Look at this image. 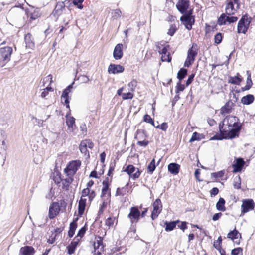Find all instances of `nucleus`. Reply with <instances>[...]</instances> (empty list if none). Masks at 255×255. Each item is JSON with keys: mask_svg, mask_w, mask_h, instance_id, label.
Returning <instances> with one entry per match:
<instances>
[{"mask_svg": "<svg viewBox=\"0 0 255 255\" xmlns=\"http://www.w3.org/2000/svg\"><path fill=\"white\" fill-rule=\"evenodd\" d=\"M241 125L238 118L236 116L226 117L219 125L221 135H214L210 138L212 140H222L223 139H232L238 136L241 130Z\"/></svg>", "mask_w": 255, "mask_h": 255, "instance_id": "nucleus-1", "label": "nucleus"}, {"mask_svg": "<svg viewBox=\"0 0 255 255\" xmlns=\"http://www.w3.org/2000/svg\"><path fill=\"white\" fill-rule=\"evenodd\" d=\"M239 8L238 0H230L227 3L225 8V13L221 15L218 19V23L220 25L229 24L236 22L238 19L234 15Z\"/></svg>", "mask_w": 255, "mask_h": 255, "instance_id": "nucleus-2", "label": "nucleus"}, {"mask_svg": "<svg viewBox=\"0 0 255 255\" xmlns=\"http://www.w3.org/2000/svg\"><path fill=\"white\" fill-rule=\"evenodd\" d=\"M251 18L247 14L243 15L239 21L237 26L238 33H246L251 23Z\"/></svg>", "mask_w": 255, "mask_h": 255, "instance_id": "nucleus-3", "label": "nucleus"}, {"mask_svg": "<svg viewBox=\"0 0 255 255\" xmlns=\"http://www.w3.org/2000/svg\"><path fill=\"white\" fill-rule=\"evenodd\" d=\"M169 47L168 45H163L159 43L156 45L158 52L161 55L162 61L170 62L171 60V57L169 52H168Z\"/></svg>", "mask_w": 255, "mask_h": 255, "instance_id": "nucleus-4", "label": "nucleus"}, {"mask_svg": "<svg viewBox=\"0 0 255 255\" xmlns=\"http://www.w3.org/2000/svg\"><path fill=\"white\" fill-rule=\"evenodd\" d=\"M242 202V204L241 206V216H243L245 213L254 210L255 203L253 200L251 199H246L243 200Z\"/></svg>", "mask_w": 255, "mask_h": 255, "instance_id": "nucleus-5", "label": "nucleus"}, {"mask_svg": "<svg viewBox=\"0 0 255 255\" xmlns=\"http://www.w3.org/2000/svg\"><path fill=\"white\" fill-rule=\"evenodd\" d=\"M81 165L79 160H74L70 162L65 169V172L67 176H73L76 172Z\"/></svg>", "mask_w": 255, "mask_h": 255, "instance_id": "nucleus-6", "label": "nucleus"}, {"mask_svg": "<svg viewBox=\"0 0 255 255\" xmlns=\"http://www.w3.org/2000/svg\"><path fill=\"white\" fill-rule=\"evenodd\" d=\"M197 48L195 45H193L192 47L188 51L187 57L184 63V66L189 67L194 61L195 57L197 55Z\"/></svg>", "mask_w": 255, "mask_h": 255, "instance_id": "nucleus-7", "label": "nucleus"}, {"mask_svg": "<svg viewBox=\"0 0 255 255\" xmlns=\"http://www.w3.org/2000/svg\"><path fill=\"white\" fill-rule=\"evenodd\" d=\"M110 184L111 179L108 178H106L102 182L101 196L106 200H108L111 195V191L109 188Z\"/></svg>", "mask_w": 255, "mask_h": 255, "instance_id": "nucleus-8", "label": "nucleus"}, {"mask_svg": "<svg viewBox=\"0 0 255 255\" xmlns=\"http://www.w3.org/2000/svg\"><path fill=\"white\" fill-rule=\"evenodd\" d=\"M93 247L94 249L93 255H102V253L104 251V246L103 239L101 237L98 236L95 238Z\"/></svg>", "mask_w": 255, "mask_h": 255, "instance_id": "nucleus-9", "label": "nucleus"}, {"mask_svg": "<svg viewBox=\"0 0 255 255\" xmlns=\"http://www.w3.org/2000/svg\"><path fill=\"white\" fill-rule=\"evenodd\" d=\"M94 147V143L90 139L82 140L79 145V149L82 153L89 156V151L87 148L92 149Z\"/></svg>", "mask_w": 255, "mask_h": 255, "instance_id": "nucleus-10", "label": "nucleus"}, {"mask_svg": "<svg viewBox=\"0 0 255 255\" xmlns=\"http://www.w3.org/2000/svg\"><path fill=\"white\" fill-rule=\"evenodd\" d=\"M153 210L151 214V218L152 220L156 218L158 215L160 213L162 209V205L161 200L157 199L153 204Z\"/></svg>", "mask_w": 255, "mask_h": 255, "instance_id": "nucleus-11", "label": "nucleus"}, {"mask_svg": "<svg viewBox=\"0 0 255 255\" xmlns=\"http://www.w3.org/2000/svg\"><path fill=\"white\" fill-rule=\"evenodd\" d=\"M72 84L69 85L63 92L61 97V100L63 103L66 105V108L70 110L69 96V94L71 92L72 88Z\"/></svg>", "mask_w": 255, "mask_h": 255, "instance_id": "nucleus-12", "label": "nucleus"}, {"mask_svg": "<svg viewBox=\"0 0 255 255\" xmlns=\"http://www.w3.org/2000/svg\"><path fill=\"white\" fill-rule=\"evenodd\" d=\"M60 210V205L58 202L52 203L49 209L48 217L50 219L57 216Z\"/></svg>", "mask_w": 255, "mask_h": 255, "instance_id": "nucleus-13", "label": "nucleus"}, {"mask_svg": "<svg viewBox=\"0 0 255 255\" xmlns=\"http://www.w3.org/2000/svg\"><path fill=\"white\" fill-rule=\"evenodd\" d=\"M140 215V213L137 207H133L130 209V213L128 215V218H129L132 224L138 222Z\"/></svg>", "mask_w": 255, "mask_h": 255, "instance_id": "nucleus-14", "label": "nucleus"}, {"mask_svg": "<svg viewBox=\"0 0 255 255\" xmlns=\"http://www.w3.org/2000/svg\"><path fill=\"white\" fill-rule=\"evenodd\" d=\"M124 171L126 172L133 179L138 178L140 175L139 169L136 168L132 165H128L124 170Z\"/></svg>", "mask_w": 255, "mask_h": 255, "instance_id": "nucleus-15", "label": "nucleus"}, {"mask_svg": "<svg viewBox=\"0 0 255 255\" xmlns=\"http://www.w3.org/2000/svg\"><path fill=\"white\" fill-rule=\"evenodd\" d=\"M12 53V48L10 47H5L0 49V56L4 61H9Z\"/></svg>", "mask_w": 255, "mask_h": 255, "instance_id": "nucleus-16", "label": "nucleus"}, {"mask_svg": "<svg viewBox=\"0 0 255 255\" xmlns=\"http://www.w3.org/2000/svg\"><path fill=\"white\" fill-rule=\"evenodd\" d=\"M235 106V103L232 101H228L224 106L221 107L220 109L221 114L225 115L231 113L233 111Z\"/></svg>", "mask_w": 255, "mask_h": 255, "instance_id": "nucleus-17", "label": "nucleus"}, {"mask_svg": "<svg viewBox=\"0 0 255 255\" xmlns=\"http://www.w3.org/2000/svg\"><path fill=\"white\" fill-rule=\"evenodd\" d=\"M124 69V67L121 65L111 64L108 67V71L109 74H116L123 72Z\"/></svg>", "mask_w": 255, "mask_h": 255, "instance_id": "nucleus-18", "label": "nucleus"}, {"mask_svg": "<svg viewBox=\"0 0 255 255\" xmlns=\"http://www.w3.org/2000/svg\"><path fill=\"white\" fill-rule=\"evenodd\" d=\"M189 5L188 0H179L176 4V7L181 13H184L186 12Z\"/></svg>", "mask_w": 255, "mask_h": 255, "instance_id": "nucleus-19", "label": "nucleus"}, {"mask_svg": "<svg viewBox=\"0 0 255 255\" xmlns=\"http://www.w3.org/2000/svg\"><path fill=\"white\" fill-rule=\"evenodd\" d=\"M123 45L119 43L116 45L113 51V57L116 60L121 59L123 55Z\"/></svg>", "mask_w": 255, "mask_h": 255, "instance_id": "nucleus-20", "label": "nucleus"}, {"mask_svg": "<svg viewBox=\"0 0 255 255\" xmlns=\"http://www.w3.org/2000/svg\"><path fill=\"white\" fill-rule=\"evenodd\" d=\"M187 29L190 30L192 28V24L194 22V18L190 15H183L180 18Z\"/></svg>", "mask_w": 255, "mask_h": 255, "instance_id": "nucleus-21", "label": "nucleus"}, {"mask_svg": "<svg viewBox=\"0 0 255 255\" xmlns=\"http://www.w3.org/2000/svg\"><path fill=\"white\" fill-rule=\"evenodd\" d=\"M69 115L70 111L69 112V113L67 114L66 115V123L68 126V129L70 132H72L74 131V127H75V119L73 117L70 116Z\"/></svg>", "mask_w": 255, "mask_h": 255, "instance_id": "nucleus-22", "label": "nucleus"}, {"mask_svg": "<svg viewBox=\"0 0 255 255\" xmlns=\"http://www.w3.org/2000/svg\"><path fill=\"white\" fill-rule=\"evenodd\" d=\"M95 191L91 189L85 188L81 192V197L85 198L88 197L90 202L95 198Z\"/></svg>", "mask_w": 255, "mask_h": 255, "instance_id": "nucleus-23", "label": "nucleus"}, {"mask_svg": "<svg viewBox=\"0 0 255 255\" xmlns=\"http://www.w3.org/2000/svg\"><path fill=\"white\" fill-rule=\"evenodd\" d=\"M35 252L32 247L26 246L20 249L19 255H33Z\"/></svg>", "mask_w": 255, "mask_h": 255, "instance_id": "nucleus-24", "label": "nucleus"}, {"mask_svg": "<svg viewBox=\"0 0 255 255\" xmlns=\"http://www.w3.org/2000/svg\"><path fill=\"white\" fill-rule=\"evenodd\" d=\"M227 237L231 238L234 242L238 244L240 242V239L241 238V235L238 231L234 230L228 234Z\"/></svg>", "mask_w": 255, "mask_h": 255, "instance_id": "nucleus-25", "label": "nucleus"}, {"mask_svg": "<svg viewBox=\"0 0 255 255\" xmlns=\"http://www.w3.org/2000/svg\"><path fill=\"white\" fill-rule=\"evenodd\" d=\"M243 78L239 73H237L235 76H229L228 79V82L234 85H239L242 81Z\"/></svg>", "mask_w": 255, "mask_h": 255, "instance_id": "nucleus-26", "label": "nucleus"}, {"mask_svg": "<svg viewBox=\"0 0 255 255\" xmlns=\"http://www.w3.org/2000/svg\"><path fill=\"white\" fill-rule=\"evenodd\" d=\"M245 164V162L242 158H238L236 160V163L233 165L235 173L240 172Z\"/></svg>", "mask_w": 255, "mask_h": 255, "instance_id": "nucleus-27", "label": "nucleus"}, {"mask_svg": "<svg viewBox=\"0 0 255 255\" xmlns=\"http://www.w3.org/2000/svg\"><path fill=\"white\" fill-rule=\"evenodd\" d=\"M168 170L171 174L176 175L179 172L180 165L175 163H170L168 166Z\"/></svg>", "mask_w": 255, "mask_h": 255, "instance_id": "nucleus-28", "label": "nucleus"}, {"mask_svg": "<svg viewBox=\"0 0 255 255\" xmlns=\"http://www.w3.org/2000/svg\"><path fill=\"white\" fill-rule=\"evenodd\" d=\"M79 239L71 242L70 244L67 247V252L69 255H71L75 252V249L78 245Z\"/></svg>", "mask_w": 255, "mask_h": 255, "instance_id": "nucleus-29", "label": "nucleus"}, {"mask_svg": "<svg viewBox=\"0 0 255 255\" xmlns=\"http://www.w3.org/2000/svg\"><path fill=\"white\" fill-rule=\"evenodd\" d=\"M254 96L251 94H248L243 97L241 99V103L244 105H249L254 101Z\"/></svg>", "mask_w": 255, "mask_h": 255, "instance_id": "nucleus-30", "label": "nucleus"}, {"mask_svg": "<svg viewBox=\"0 0 255 255\" xmlns=\"http://www.w3.org/2000/svg\"><path fill=\"white\" fill-rule=\"evenodd\" d=\"M25 42L26 47L30 49H32L34 47V43L33 41L32 35L28 33L25 36Z\"/></svg>", "mask_w": 255, "mask_h": 255, "instance_id": "nucleus-31", "label": "nucleus"}, {"mask_svg": "<svg viewBox=\"0 0 255 255\" xmlns=\"http://www.w3.org/2000/svg\"><path fill=\"white\" fill-rule=\"evenodd\" d=\"M147 136L146 134V131L144 130L138 129L137 130L135 135V139L138 141L146 139Z\"/></svg>", "mask_w": 255, "mask_h": 255, "instance_id": "nucleus-32", "label": "nucleus"}, {"mask_svg": "<svg viewBox=\"0 0 255 255\" xmlns=\"http://www.w3.org/2000/svg\"><path fill=\"white\" fill-rule=\"evenodd\" d=\"M86 202V199L81 197L78 204L79 214L82 215L84 213Z\"/></svg>", "mask_w": 255, "mask_h": 255, "instance_id": "nucleus-33", "label": "nucleus"}, {"mask_svg": "<svg viewBox=\"0 0 255 255\" xmlns=\"http://www.w3.org/2000/svg\"><path fill=\"white\" fill-rule=\"evenodd\" d=\"M225 201L223 198H220L218 202L216 205V208L218 210L221 211H225L226 208L225 207Z\"/></svg>", "mask_w": 255, "mask_h": 255, "instance_id": "nucleus-34", "label": "nucleus"}, {"mask_svg": "<svg viewBox=\"0 0 255 255\" xmlns=\"http://www.w3.org/2000/svg\"><path fill=\"white\" fill-rule=\"evenodd\" d=\"M42 86L45 87L46 84H48L47 86H50V85L53 83L52 76L51 74L48 75L46 77H44L42 80Z\"/></svg>", "mask_w": 255, "mask_h": 255, "instance_id": "nucleus-35", "label": "nucleus"}, {"mask_svg": "<svg viewBox=\"0 0 255 255\" xmlns=\"http://www.w3.org/2000/svg\"><path fill=\"white\" fill-rule=\"evenodd\" d=\"M179 221H173L171 222H166L165 224V230L166 231H172L176 227V223Z\"/></svg>", "mask_w": 255, "mask_h": 255, "instance_id": "nucleus-36", "label": "nucleus"}, {"mask_svg": "<svg viewBox=\"0 0 255 255\" xmlns=\"http://www.w3.org/2000/svg\"><path fill=\"white\" fill-rule=\"evenodd\" d=\"M53 89L51 86H47L42 89L40 97L42 98H45L49 94L50 91H53Z\"/></svg>", "mask_w": 255, "mask_h": 255, "instance_id": "nucleus-37", "label": "nucleus"}, {"mask_svg": "<svg viewBox=\"0 0 255 255\" xmlns=\"http://www.w3.org/2000/svg\"><path fill=\"white\" fill-rule=\"evenodd\" d=\"M127 192H128L127 187H122V188H118L117 189V190L116 192L115 196H123L125 195H126Z\"/></svg>", "mask_w": 255, "mask_h": 255, "instance_id": "nucleus-38", "label": "nucleus"}, {"mask_svg": "<svg viewBox=\"0 0 255 255\" xmlns=\"http://www.w3.org/2000/svg\"><path fill=\"white\" fill-rule=\"evenodd\" d=\"M77 228V224L75 222H72L70 225V230L68 232V235L70 237H72L75 233V231Z\"/></svg>", "mask_w": 255, "mask_h": 255, "instance_id": "nucleus-39", "label": "nucleus"}, {"mask_svg": "<svg viewBox=\"0 0 255 255\" xmlns=\"http://www.w3.org/2000/svg\"><path fill=\"white\" fill-rule=\"evenodd\" d=\"M68 177L62 181V184L63 185L64 188H66V189H67L69 185L72 182L73 179L71 177L72 176H68Z\"/></svg>", "mask_w": 255, "mask_h": 255, "instance_id": "nucleus-40", "label": "nucleus"}, {"mask_svg": "<svg viewBox=\"0 0 255 255\" xmlns=\"http://www.w3.org/2000/svg\"><path fill=\"white\" fill-rule=\"evenodd\" d=\"M187 70L185 69L182 68L178 72L177 78L179 80H182L185 77V76L187 75Z\"/></svg>", "mask_w": 255, "mask_h": 255, "instance_id": "nucleus-41", "label": "nucleus"}, {"mask_svg": "<svg viewBox=\"0 0 255 255\" xmlns=\"http://www.w3.org/2000/svg\"><path fill=\"white\" fill-rule=\"evenodd\" d=\"M115 220V217H109L105 221V225L107 226L109 228L112 227Z\"/></svg>", "mask_w": 255, "mask_h": 255, "instance_id": "nucleus-42", "label": "nucleus"}, {"mask_svg": "<svg viewBox=\"0 0 255 255\" xmlns=\"http://www.w3.org/2000/svg\"><path fill=\"white\" fill-rule=\"evenodd\" d=\"M137 81L135 79H133L129 83L128 86L130 91H134L137 86Z\"/></svg>", "mask_w": 255, "mask_h": 255, "instance_id": "nucleus-43", "label": "nucleus"}, {"mask_svg": "<svg viewBox=\"0 0 255 255\" xmlns=\"http://www.w3.org/2000/svg\"><path fill=\"white\" fill-rule=\"evenodd\" d=\"M252 85L253 83L251 78H247L246 85L244 87L242 88V90L243 91L248 90L251 88Z\"/></svg>", "mask_w": 255, "mask_h": 255, "instance_id": "nucleus-44", "label": "nucleus"}, {"mask_svg": "<svg viewBox=\"0 0 255 255\" xmlns=\"http://www.w3.org/2000/svg\"><path fill=\"white\" fill-rule=\"evenodd\" d=\"M234 187L236 189H240L241 188V180L239 176L234 178Z\"/></svg>", "mask_w": 255, "mask_h": 255, "instance_id": "nucleus-45", "label": "nucleus"}, {"mask_svg": "<svg viewBox=\"0 0 255 255\" xmlns=\"http://www.w3.org/2000/svg\"><path fill=\"white\" fill-rule=\"evenodd\" d=\"M155 161L153 159L148 166V170L149 172L152 173L155 169Z\"/></svg>", "mask_w": 255, "mask_h": 255, "instance_id": "nucleus-46", "label": "nucleus"}, {"mask_svg": "<svg viewBox=\"0 0 255 255\" xmlns=\"http://www.w3.org/2000/svg\"><path fill=\"white\" fill-rule=\"evenodd\" d=\"M122 96L124 100L131 99L133 97V94L131 92L123 93Z\"/></svg>", "mask_w": 255, "mask_h": 255, "instance_id": "nucleus-47", "label": "nucleus"}, {"mask_svg": "<svg viewBox=\"0 0 255 255\" xmlns=\"http://www.w3.org/2000/svg\"><path fill=\"white\" fill-rule=\"evenodd\" d=\"M200 135L198 133L196 132H194L192 134L191 139L189 140V142H192L195 140H199L200 139Z\"/></svg>", "mask_w": 255, "mask_h": 255, "instance_id": "nucleus-48", "label": "nucleus"}, {"mask_svg": "<svg viewBox=\"0 0 255 255\" xmlns=\"http://www.w3.org/2000/svg\"><path fill=\"white\" fill-rule=\"evenodd\" d=\"M83 1L84 0H73V3L74 5H77L79 9H81L83 7L82 4Z\"/></svg>", "mask_w": 255, "mask_h": 255, "instance_id": "nucleus-49", "label": "nucleus"}, {"mask_svg": "<svg viewBox=\"0 0 255 255\" xmlns=\"http://www.w3.org/2000/svg\"><path fill=\"white\" fill-rule=\"evenodd\" d=\"M222 40V36L221 33H218L215 35L214 37L215 42L217 44H219L221 42Z\"/></svg>", "mask_w": 255, "mask_h": 255, "instance_id": "nucleus-50", "label": "nucleus"}, {"mask_svg": "<svg viewBox=\"0 0 255 255\" xmlns=\"http://www.w3.org/2000/svg\"><path fill=\"white\" fill-rule=\"evenodd\" d=\"M176 30V26L174 24L171 25L169 29H168V34L170 36H173Z\"/></svg>", "mask_w": 255, "mask_h": 255, "instance_id": "nucleus-51", "label": "nucleus"}, {"mask_svg": "<svg viewBox=\"0 0 255 255\" xmlns=\"http://www.w3.org/2000/svg\"><path fill=\"white\" fill-rule=\"evenodd\" d=\"M242 249L241 248H237L232 250L231 254L232 255H239V254H242Z\"/></svg>", "mask_w": 255, "mask_h": 255, "instance_id": "nucleus-52", "label": "nucleus"}, {"mask_svg": "<svg viewBox=\"0 0 255 255\" xmlns=\"http://www.w3.org/2000/svg\"><path fill=\"white\" fill-rule=\"evenodd\" d=\"M143 120H144V121H145L146 123H150V124H151L152 125L154 124L153 120L152 119L151 117L149 115H147V114L145 115L144 116Z\"/></svg>", "mask_w": 255, "mask_h": 255, "instance_id": "nucleus-53", "label": "nucleus"}, {"mask_svg": "<svg viewBox=\"0 0 255 255\" xmlns=\"http://www.w3.org/2000/svg\"><path fill=\"white\" fill-rule=\"evenodd\" d=\"M113 17L117 19L121 16V12L119 9H116L112 12Z\"/></svg>", "mask_w": 255, "mask_h": 255, "instance_id": "nucleus-54", "label": "nucleus"}, {"mask_svg": "<svg viewBox=\"0 0 255 255\" xmlns=\"http://www.w3.org/2000/svg\"><path fill=\"white\" fill-rule=\"evenodd\" d=\"M149 143V141L146 139L138 141L137 145L140 146L146 147Z\"/></svg>", "mask_w": 255, "mask_h": 255, "instance_id": "nucleus-55", "label": "nucleus"}, {"mask_svg": "<svg viewBox=\"0 0 255 255\" xmlns=\"http://www.w3.org/2000/svg\"><path fill=\"white\" fill-rule=\"evenodd\" d=\"M33 120H34L35 121V123H36L37 125L39 127H42L44 125V121L42 120L38 119L37 118L35 117H33Z\"/></svg>", "mask_w": 255, "mask_h": 255, "instance_id": "nucleus-56", "label": "nucleus"}, {"mask_svg": "<svg viewBox=\"0 0 255 255\" xmlns=\"http://www.w3.org/2000/svg\"><path fill=\"white\" fill-rule=\"evenodd\" d=\"M156 128L162 130L163 131H166L168 128V125L166 123H163L160 125L157 126Z\"/></svg>", "mask_w": 255, "mask_h": 255, "instance_id": "nucleus-57", "label": "nucleus"}, {"mask_svg": "<svg viewBox=\"0 0 255 255\" xmlns=\"http://www.w3.org/2000/svg\"><path fill=\"white\" fill-rule=\"evenodd\" d=\"M28 16H30L31 19L35 20L39 17V14L37 12H34L33 13H29Z\"/></svg>", "mask_w": 255, "mask_h": 255, "instance_id": "nucleus-58", "label": "nucleus"}, {"mask_svg": "<svg viewBox=\"0 0 255 255\" xmlns=\"http://www.w3.org/2000/svg\"><path fill=\"white\" fill-rule=\"evenodd\" d=\"M86 232V229L85 227H82L81 228V229L79 231L77 236L79 237L80 238H81L83 235H84L85 233Z\"/></svg>", "mask_w": 255, "mask_h": 255, "instance_id": "nucleus-59", "label": "nucleus"}, {"mask_svg": "<svg viewBox=\"0 0 255 255\" xmlns=\"http://www.w3.org/2000/svg\"><path fill=\"white\" fill-rule=\"evenodd\" d=\"M210 192L211 196H215L218 193L219 189L216 187H214L211 190Z\"/></svg>", "mask_w": 255, "mask_h": 255, "instance_id": "nucleus-60", "label": "nucleus"}, {"mask_svg": "<svg viewBox=\"0 0 255 255\" xmlns=\"http://www.w3.org/2000/svg\"><path fill=\"white\" fill-rule=\"evenodd\" d=\"M222 215V214L221 213H218L215 214L212 217V220L213 221H217L218 220Z\"/></svg>", "mask_w": 255, "mask_h": 255, "instance_id": "nucleus-61", "label": "nucleus"}, {"mask_svg": "<svg viewBox=\"0 0 255 255\" xmlns=\"http://www.w3.org/2000/svg\"><path fill=\"white\" fill-rule=\"evenodd\" d=\"M223 173L222 171L217 173H213L211 175L214 178L221 177L223 176Z\"/></svg>", "mask_w": 255, "mask_h": 255, "instance_id": "nucleus-62", "label": "nucleus"}, {"mask_svg": "<svg viewBox=\"0 0 255 255\" xmlns=\"http://www.w3.org/2000/svg\"><path fill=\"white\" fill-rule=\"evenodd\" d=\"M194 77V74H191L189 76L187 80L186 81V83L187 86H188L191 83V82H192V81L193 80Z\"/></svg>", "mask_w": 255, "mask_h": 255, "instance_id": "nucleus-63", "label": "nucleus"}, {"mask_svg": "<svg viewBox=\"0 0 255 255\" xmlns=\"http://www.w3.org/2000/svg\"><path fill=\"white\" fill-rule=\"evenodd\" d=\"M221 243L215 241L214 242L213 246L215 248H216L217 250L220 249L221 248Z\"/></svg>", "mask_w": 255, "mask_h": 255, "instance_id": "nucleus-64", "label": "nucleus"}]
</instances>
